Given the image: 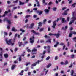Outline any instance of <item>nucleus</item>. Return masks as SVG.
<instances>
[{"mask_svg":"<svg viewBox=\"0 0 76 76\" xmlns=\"http://www.w3.org/2000/svg\"><path fill=\"white\" fill-rule=\"evenodd\" d=\"M73 22H73V21H72V20H71L70 22L69 23V25H72V23H73Z\"/></svg>","mask_w":76,"mask_h":76,"instance_id":"obj_43","label":"nucleus"},{"mask_svg":"<svg viewBox=\"0 0 76 76\" xmlns=\"http://www.w3.org/2000/svg\"><path fill=\"white\" fill-rule=\"evenodd\" d=\"M65 19L64 18H62V23H64L66 22V20H65Z\"/></svg>","mask_w":76,"mask_h":76,"instance_id":"obj_22","label":"nucleus"},{"mask_svg":"<svg viewBox=\"0 0 76 76\" xmlns=\"http://www.w3.org/2000/svg\"><path fill=\"white\" fill-rule=\"evenodd\" d=\"M0 61H3V52H1L0 53Z\"/></svg>","mask_w":76,"mask_h":76,"instance_id":"obj_4","label":"nucleus"},{"mask_svg":"<svg viewBox=\"0 0 76 76\" xmlns=\"http://www.w3.org/2000/svg\"><path fill=\"white\" fill-rule=\"evenodd\" d=\"M72 22H74V21L76 20V18L73 16L72 18Z\"/></svg>","mask_w":76,"mask_h":76,"instance_id":"obj_18","label":"nucleus"},{"mask_svg":"<svg viewBox=\"0 0 76 76\" xmlns=\"http://www.w3.org/2000/svg\"><path fill=\"white\" fill-rule=\"evenodd\" d=\"M65 64H68V61L67 60H66L65 61Z\"/></svg>","mask_w":76,"mask_h":76,"instance_id":"obj_55","label":"nucleus"},{"mask_svg":"<svg viewBox=\"0 0 76 76\" xmlns=\"http://www.w3.org/2000/svg\"><path fill=\"white\" fill-rule=\"evenodd\" d=\"M58 44H59V42H56V43L54 45V47H57Z\"/></svg>","mask_w":76,"mask_h":76,"instance_id":"obj_21","label":"nucleus"},{"mask_svg":"<svg viewBox=\"0 0 76 76\" xmlns=\"http://www.w3.org/2000/svg\"><path fill=\"white\" fill-rule=\"evenodd\" d=\"M44 28H41L40 30H39L40 32H42V31H44Z\"/></svg>","mask_w":76,"mask_h":76,"instance_id":"obj_31","label":"nucleus"},{"mask_svg":"<svg viewBox=\"0 0 76 76\" xmlns=\"http://www.w3.org/2000/svg\"><path fill=\"white\" fill-rule=\"evenodd\" d=\"M52 10H53V11H56V8H52Z\"/></svg>","mask_w":76,"mask_h":76,"instance_id":"obj_48","label":"nucleus"},{"mask_svg":"<svg viewBox=\"0 0 76 76\" xmlns=\"http://www.w3.org/2000/svg\"><path fill=\"white\" fill-rule=\"evenodd\" d=\"M57 59H58V57L57 56H55V60H57Z\"/></svg>","mask_w":76,"mask_h":76,"instance_id":"obj_51","label":"nucleus"},{"mask_svg":"<svg viewBox=\"0 0 76 76\" xmlns=\"http://www.w3.org/2000/svg\"><path fill=\"white\" fill-rule=\"evenodd\" d=\"M4 21H6L7 22H8V23L9 24H11V22H10V20L8 19V18H4Z\"/></svg>","mask_w":76,"mask_h":76,"instance_id":"obj_3","label":"nucleus"},{"mask_svg":"<svg viewBox=\"0 0 76 76\" xmlns=\"http://www.w3.org/2000/svg\"><path fill=\"white\" fill-rule=\"evenodd\" d=\"M69 20H70V18L69 17H67V21L69 22Z\"/></svg>","mask_w":76,"mask_h":76,"instance_id":"obj_57","label":"nucleus"},{"mask_svg":"<svg viewBox=\"0 0 76 76\" xmlns=\"http://www.w3.org/2000/svg\"><path fill=\"white\" fill-rule=\"evenodd\" d=\"M46 22H47V19H45L43 20V23H45Z\"/></svg>","mask_w":76,"mask_h":76,"instance_id":"obj_49","label":"nucleus"},{"mask_svg":"<svg viewBox=\"0 0 76 76\" xmlns=\"http://www.w3.org/2000/svg\"><path fill=\"white\" fill-rule=\"evenodd\" d=\"M42 2L44 6L47 5V3H45V0H43Z\"/></svg>","mask_w":76,"mask_h":76,"instance_id":"obj_14","label":"nucleus"},{"mask_svg":"<svg viewBox=\"0 0 76 76\" xmlns=\"http://www.w3.org/2000/svg\"><path fill=\"white\" fill-rule=\"evenodd\" d=\"M44 11H45V13H48V12H49L50 11V10H49L47 9H45V10Z\"/></svg>","mask_w":76,"mask_h":76,"instance_id":"obj_16","label":"nucleus"},{"mask_svg":"<svg viewBox=\"0 0 76 76\" xmlns=\"http://www.w3.org/2000/svg\"><path fill=\"white\" fill-rule=\"evenodd\" d=\"M27 51H28V53H29V52H31V50L30 49H28L27 50Z\"/></svg>","mask_w":76,"mask_h":76,"instance_id":"obj_54","label":"nucleus"},{"mask_svg":"<svg viewBox=\"0 0 76 76\" xmlns=\"http://www.w3.org/2000/svg\"><path fill=\"white\" fill-rule=\"evenodd\" d=\"M62 30H65V31H66V29H65V28H64V27H63L62 28Z\"/></svg>","mask_w":76,"mask_h":76,"instance_id":"obj_63","label":"nucleus"},{"mask_svg":"<svg viewBox=\"0 0 76 76\" xmlns=\"http://www.w3.org/2000/svg\"><path fill=\"white\" fill-rule=\"evenodd\" d=\"M48 48V49H47V51L48 53H50L51 52V49H50V46H48L47 47Z\"/></svg>","mask_w":76,"mask_h":76,"instance_id":"obj_10","label":"nucleus"},{"mask_svg":"<svg viewBox=\"0 0 76 76\" xmlns=\"http://www.w3.org/2000/svg\"><path fill=\"white\" fill-rule=\"evenodd\" d=\"M4 56L5 58H8V56H9L8 55V54L7 53H5L4 55Z\"/></svg>","mask_w":76,"mask_h":76,"instance_id":"obj_15","label":"nucleus"},{"mask_svg":"<svg viewBox=\"0 0 76 76\" xmlns=\"http://www.w3.org/2000/svg\"><path fill=\"white\" fill-rule=\"evenodd\" d=\"M8 13V12H7V11H6L4 12V14L3 15V17H5V16H6V15H7Z\"/></svg>","mask_w":76,"mask_h":76,"instance_id":"obj_12","label":"nucleus"},{"mask_svg":"<svg viewBox=\"0 0 76 76\" xmlns=\"http://www.w3.org/2000/svg\"><path fill=\"white\" fill-rule=\"evenodd\" d=\"M38 0H35V1L37 2V6L39 7L40 6V4H39V1H38Z\"/></svg>","mask_w":76,"mask_h":76,"instance_id":"obj_19","label":"nucleus"},{"mask_svg":"<svg viewBox=\"0 0 76 76\" xmlns=\"http://www.w3.org/2000/svg\"><path fill=\"white\" fill-rule=\"evenodd\" d=\"M56 25V21L55 20L53 22V26H52V27L53 28V29H54Z\"/></svg>","mask_w":76,"mask_h":76,"instance_id":"obj_8","label":"nucleus"},{"mask_svg":"<svg viewBox=\"0 0 76 76\" xmlns=\"http://www.w3.org/2000/svg\"><path fill=\"white\" fill-rule=\"evenodd\" d=\"M31 64V62H29L28 63H26V66H28V65L30 64Z\"/></svg>","mask_w":76,"mask_h":76,"instance_id":"obj_47","label":"nucleus"},{"mask_svg":"<svg viewBox=\"0 0 76 76\" xmlns=\"http://www.w3.org/2000/svg\"><path fill=\"white\" fill-rule=\"evenodd\" d=\"M40 42L41 43H44V40H40Z\"/></svg>","mask_w":76,"mask_h":76,"instance_id":"obj_50","label":"nucleus"},{"mask_svg":"<svg viewBox=\"0 0 76 76\" xmlns=\"http://www.w3.org/2000/svg\"><path fill=\"white\" fill-rule=\"evenodd\" d=\"M50 58V56H48L46 58V60H49Z\"/></svg>","mask_w":76,"mask_h":76,"instance_id":"obj_37","label":"nucleus"},{"mask_svg":"<svg viewBox=\"0 0 76 76\" xmlns=\"http://www.w3.org/2000/svg\"><path fill=\"white\" fill-rule=\"evenodd\" d=\"M4 35H5L6 36H7V35H8V34H7V33L6 32H4Z\"/></svg>","mask_w":76,"mask_h":76,"instance_id":"obj_33","label":"nucleus"},{"mask_svg":"<svg viewBox=\"0 0 76 76\" xmlns=\"http://www.w3.org/2000/svg\"><path fill=\"white\" fill-rule=\"evenodd\" d=\"M12 31H14V32H17L18 31V30L17 29H15V27H13L12 28Z\"/></svg>","mask_w":76,"mask_h":76,"instance_id":"obj_20","label":"nucleus"},{"mask_svg":"<svg viewBox=\"0 0 76 76\" xmlns=\"http://www.w3.org/2000/svg\"><path fill=\"white\" fill-rule=\"evenodd\" d=\"M72 63H71L70 64V66H69V68H70V67H72Z\"/></svg>","mask_w":76,"mask_h":76,"instance_id":"obj_56","label":"nucleus"},{"mask_svg":"<svg viewBox=\"0 0 76 76\" xmlns=\"http://www.w3.org/2000/svg\"><path fill=\"white\" fill-rule=\"evenodd\" d=\"M56 36L57 38H58V37H59L60 36V34H59V33H57L56 34Z\"/></svg>","mask_w":76,"mask_h":76,"instance_id":"obj_26","label":"nucleus"},{"mask_svg":"<svg viewBox=\"0 0 76 76\" xmlns=\"http://www.w3.org/2000/svg\"><path fill=\"white\" fill-rule=\"evenodd\" d=\"M71 76H73V73H74V71H73V70H71Z\"/></svg>","mask_w":76,"mask_h":76,"instance_id":"obj_25","label":"nucleus"},{"mask_svg":"<svg viewBox=\"0 0 76 76\" xmlns=\"http://www.w3.org/2000/svg\"><path fill=\"white\" fill-rule=\"evenodd\" d=\"M19 5H23L25 4V3L24 2H22L21 1H19Z\"/></svg>","mask_w":76,"mask_h":76,"instance_id":"obj_24","label":"nucleus"},{"mask_svg":"<svg viewBox=\"0 0 76 76\" xmlns=\"http://www.w3.org/2000/svg\"><path fill=\"white\" fill-rule=\"evenodd\" d=\"M0 51H1V52H3V48H0Z\"/></svg>","mask_w":76,"mask_h":76,"instance_id":"obj_53","label":"nucleus"},{"mask_svg":"<svg viewBox=\"0 0 76 76\" xmlns=\"http://www.w3.org/2000/svg\"><path fill=\"white\" fill-rule=\"evenodd\" d=\"M29 0H26V1H25V3H28V2H29Z\"/></svg>","mask_w":76,"mask_h":76,"instance_id":"obj_64","label":"nucleus"},{"mask_svg":"<svg viewBox=\"0 0 76 76\" xmlns=\"http://www.w3.org/2000/svg\"><path fill=\"white\" fill-rule=\"evenodd\" d=\"M28 68L27 67L24 70V71H25V72H27V71H28Z\"/></svg>","mask_w":76,"mask_h":76,"instance_id":"obj_41","label":"nucleus"},{"mask_svg":"<svg viewBox=\"0 0 76 76\" xmlns=\"http://www.w3.org/2000/svg\"><path fill=\"white\" fill-rule=\"evenodd\" d=\"M37 65V64L35 63H34L33 64H32L31 66H33V67H34V66H35Z\"/></svg>","mask_w":76,"mask_h":76,"instance_id":"obj_35","label":"nucleus"},{"mask_svg":"<svg viewBox=\"0 0 76 76\" xmlns=\"http://www.w3.org/2000/svg\"><path fill=\"white\" fill-rule=\"evenodd\" d=\"M35 55H33V56H32L31 57V58H35Z\"/></svg>","mask_w":76,"mask_h":76,"instance_id":"obj_60","label":"nucleus"},{"mask_svg":"<svg viewBox=\"0 0 76 76\" xmlns=\"http://www.w3.org/2000/svg\"><path fill=\"white\" fill-rule=\"evenodd\" d=\"M20 31H21L22 32H25V31L24 30H23L22 28H20Z\"/></svg>","mask_w":76,"mask_h":76,"instance_id":"obj_34","label":"nucleus"},{"mask_svg":"<svg viewBox=\"0 0 76 76\" xmlns=\"http://www.w3.org/2000/svg\"><path fill=\"white\" fill-rule=\"evenodd\" d=\"M33 17L34 18H35L37 17V16L36 15H33Z\"/></svg>","mask_w":76,"mask_h":76,"instance_id":"obj_52","label":"nucleus"},{"mask_svg":"<svg viewBox=\"0 0 76 76\" xmlns=\"http://www.w3.org/2000/svg\"><path fill=\"white\" fill-rule=\"evenodd\" d=\"M37 51V50L35 48H34L32 50V54H37V52H35L36 51Z\"/></svg>","mask_w":76,"mask_h":76,"instance_id":"obj_5","label":"nucleus"},{"mask_svg":"<svg viewBox=\"0 0 76 76\" xmlns=\"http://www.w3.org/2000/svg\"><path fill=\"white\" fill-rule=\"evenodd\" d=\"M17 51H18V48H16L15 49V52H16Z\"/></svg>","mask_w":76,"mask_h":76,"instance_id":"obj_58","label":"nucleus"},{"mask_svg":"<svg viewBox=\"0 0 76 76\" xmlns=\"http://www.w3.org/2000/svg\"><path fill=\"white\" fill-rule=\"evenodd\" d=\"M70 33H72V34H74V35H76V32L75 31H70Z\"/></svg>","mask_w":76,"mask_h":76,"instance_id":"obj_28","label":"nucleus"},{"mask_svg":"<svg viewBox=\"0 0 76 76\" xmlns=\"http://www.w3.org/2000/svg\"><path fill=\"white\" fill-rule=\"evenodd\" d=\"M19 61H21V60H22V57L21 56H20L19 58Z\"/></svg>","mask_w":76,"mask_h":76,"instance_id":"obj_39","label":"nucleus"},{"mask_svg":"<svg viewBox=\"0 0 76 76\" xmlns=\"http://www.w3.org/2000/svg\"><path fill=\"white\" fill-rule=\"evenodd\" d=\"M12 39H10L8 41V39H6L5 40L6 44L8 45H10V44L11 45H14V43H12Z\"/></svg>","mask_w":76,"mask_h":76,"instance_id":"obj_1","label":"nucleus"},{"mask_svg":"<svg viewBox=\"0 0 76 76\" xmlns=\"http://www.w3.org/2000/svg\"><path fill=\"white\" fill-rule=\"evenodd\" d=\"M31 32H33L34 35H39L40 34L38 33H36V32L34 30H32L31 31Z\"/></svg>","mask_w":76,"mask_h":76,"instance_id":"obj_7","label":"nucleus"},{"mask_svg":"<svg viewBox=\"0 0 76 76\" xmlns=\"http://www.w3.org/2000/svg\"><path fill=\"white\" fill-rule=\"evenodd\" d=\"M72 33H70L69 34V37H72Z\"/></svg>","mask_w":76,"mask_h":76,"instance_id":"obj_40","label":"nucleus"},{"mask_svg":"<svg viewBox=\"0 0 76 76\" xmlns=\"http://www.w3.org/2000/svg\"><path fill=\"white\" fill-rule=\"evenodd\" d=\"M15 67H16V65L15 64L12 65L11 68V69L12 70H14V69L15 68Z\"/></svg>","mask_w":76,"mask_h":76,"instance_id":"obj_11","label":"nucleus"},{"mask_svg":"<svg viewBox=\"0 0 76 76\" xmlns=\"http://www.w3.org/2000/svg\"><path fill=\"white\" fill-rule=\"evenodd\" d=\"M7 64V62H6L5 63H4V65L5 66H6Z\"/></svg>","mask_w":76,"mask_h":76,"instance_id":"obj_59","label":"nucleus"},{"mask_svg":"<svg viewBox=\"0 0 76 76\" xmlns=\"http://www.w3.org/2000/svg\"><path fill=\"white\" fill-rule=\"evenodd\" d=\"M16 40V38H14L12 39V42H15V40Z\"/></svg>","mask_w":76,"mask_h":76,"instance_id":"obj_42","label":"nucleus"},{"mask_svg":"<svg viewBox=\"0 0 76 76\" xmlns=\"http://www.w3.org/2000/svg\"><path fill=\"white\" fill-rule=\"evenodd\" d=\"M51 64H49L47 66V68H49L50 67V66H51Z\"/></svg>","mask_w":76,"mask_h":76,"instance_id":"obj_32","label":"nucleus"},{"mask_svg":"<svg viewBox=\"0 0 76 76\" xmlns=\"http://www.w3.org/2000/svg\"><path fill=\"white\" fill-rule=\"evenodd\" d=\"M66 9V7L62 8V10H64L65 9Z\"/></svg>","mask_w":76,"mask_h":76,"instance_id":"obj_61","label":"nucleus"},{"mask_svg":"<svg viewBox=\"0 0 76 76\" xmlns=\"http://www.w3.org/2000/svg\"><path fill=\"white\" fill-rule=\"evenodd\" d=\"M34 26V23H32L30 24V26L29 27V28L31 29H32Z\"/></svg>","mask_w":76,"mask_h":76,"instance_id":"obj_13","label":"nucleus"},{"mask_svg":"<svg viewBox=\"0 0 76 76\" xmlns=\"http://www.w3.org/2000/svg\"><path fill=\"white\" fill-rule=\"evenodd\" d=\"M49 35H50V36H51V35H54V36H56V34H53L52 33H50L49 34Z\"/></svg>","mask_w":76,"mask_h":76,"instance_id":"obj_29","label":"nucleus"},{"mask_svg":"<svg viewBox=\"0 0 76 76\" xmlns=\"http://www.w3.org/2000/svg\"><path fill=\"white\" fill-rule=\"evenodd\" d=\"M44 37H45V38H50V36H47V35H45Z\"/></svg>","mask_w":76,"mask_h":76,"instance_id":"obj_30","label":"nucleus"},{"mask_svg":"<svg viewBox=\"0 0 76 76\" xmlns=\"http://www.w3.org/2000/svg\"><path fill=\"white\" fill-rule=\"evenodd\" d=\"M69 9H67L66 10L64 11V12L62 15H64L65 16L67 15V11H69Z\"/></svg>","mask_w":76,"mask_h":76,"instance_id":"obj_9","label":"nucleus"},{"mask_svg":"<svg viewBox=\"0 0 76 76\" xmlns=\"http://www.w3.org/2000/svg\"><path fill=\"white\" fill-rule=\"evenodd\" d=\"M32 4L31 3H29L28 4V6H31Z\"/></svg>","mask_w":76,"mask_h":76,"instance_id":"obj_62","label":"nucleus"},{"mask_svg":"<svg viewBox=\"0 0 76 76\" xmlns=\"http://www.w3.org/2000/svg\"><path fill=\"white\" fill-rule=\"evenodd\" d=\"M35 39V37H34V35H33L32 36V38H31L30 39V42L31 44H33L34 42V39Z\"/></svg>","mask_w":76,"mask_h":76,"instance_id":"obj_2","label":"nucleus"},{"mask_svg":"<svg viewBox=\"0 0 76 76\" xmlns=\"http://www.w3.org/2000/svg\"><path fill=\"white\" fill-rule=\"evenodd\" d=\"M39 26H40V27H41L42 26V23L41 22H39L38 23Z\"/></svg>","mask_w":76,"mask_h":76,"instance_id":"obj_23","label":"nucleus"},{"mask_svg":"<svg viewBox=\"0 0 76 76\" xmlns=\"http://www.w3.org/2000/svg\"><path fill=\"white\" fill-rule=\"evenodd\" d=\"M18 44H19V47H21V45H22V42H18Z\"/></svg>","mask_w":76,"mask_h":76,"instance_id":"obj_27","label":"nucleus"},{"mask_svg":"<svg viewBox=\"0 0 76 76\" xmlns=\"http://www.w3.org/2000/svg\"><path fill=\"white\" fill-rule=\"evenodd\" d=\"M76 3H74L72 5V6H73V7H75V5H76Z\"/></svg>","mask_w":76,"mask_h":76,"instance_id":"obj_38","label":"nucleus"},{"mask_svg":"<svg viewBox=\"0 0 76 76\" xmlns=\"http://www.w3.org/2000/svg\"><path fill=\"white\" fill-rule=\"evenodd\" d=\"M74 57H75V55L74 54L72 55L71 56V58H74Z\"/></svg>","mask_w":76,"mask_h":76,"instance_id":"obj_45","label":"nucleus"},{"mask_svg":"<svg viewBox=\"0 0 76 76\" xmlns=\"http://www.w3.org/2000/svg\"><path fill=\"white\" fill-rule=\"evenodd\" d=\"M18 1V0H16V1H13V3H17Z\"/></svg>","mask_w":76,"mask_h":76,"instance_id":"obj_44","label":"nucleus"},{"mask_svg":"<svg viewBox=\"0 0 76 76\" xmlns=\"http://www.w3.org/2000/svg\"><path fill=\"white\" fill-rule=\"evenodd\" d=\"M30 15H27L25 17V18H26H26H29V17H30Z\"/></svg>","mask_w":76,"mask_h":76,"instance_id":"obj_36","label":"nucleus"},{"mask_svg":"<svg viewBox=\"0 0 76 76\" xmlns=\"http://www.w3.org/2000/svg\"><path fill=\"white\" fill-rule=\"evenodd\" d=\"M36 12L38 14V15L39 16L41 15H42V13H43V12L42 11H39V10H37L36 11Z\"/></svg>","mask_w":76,"mask_h":76,"instance_id":"obj_6","label":"nucleus"},{"mask_svg":"<svg viewBox=\"0 0 76 76\" xmlns=\"http://www.w3.org/2000/svg\"><path fill=\"white\" fill-rule=\"evenodd\" d=\"M51 39H49L48 40H47L46 41V42H47V43H48L49 42V43H51Z\"/></svg>","mask_w":76,"mask_h":76,"instance_id":"obj_17","label":"nucleus"},{"mask_svg":"<svg viewBox=\"0 0 76 76\" xmlns=\"http://www.w3.org/2000/svg\"><path fill=\"white\" fill-rule=\"evenodd\" d=\"M51 31V28H50V27H49L48 28V31Z\"/></svg>","mask_w":76,"mask_h":76,"instance_id":"obj_46","label":"nucleus"}]
</instances>
